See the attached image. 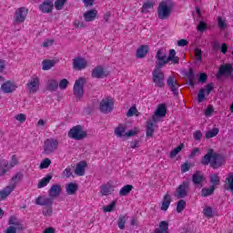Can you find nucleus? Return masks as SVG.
Returning a JSON list of instances; mask_svg holds the SVG:
<instances>
[{"label": "nucleus", "instance_id": "nucleus-1", "mask_svg": "<svg viewBox=\"0 0 233 233\" xmlns=\"http://www.w3.org/2000/svg\"><path fill=\"white\" fill-rule=\"evenodd\" d=\"M174 1L172 0H163L159 3L157 8V17L161 21H165L172 15V10H174Z\"/></svg>", "mask_w": 233, "mask_h": 233}, {"label": "nucleus", "instance_id": "nucleus-2", "mask_svg": "<svg viewBox=\"0 0 233 233\" xmlns=\"http://www.w3.org/2000/svg\"><path fill=\"white\" fill-rule=\"evenodd\" d=\"M208 163H210L213 168H219V167L225 163V158H223L221 155L214 153L213 149H209L202 159L203 165H208Z\"/></svg>", "mask_w": 233, "mask_h": 233}, {"label": "nucleus", "instance_id": "nucleus-3", "mask_svg": "<svg viewBox=\"0 0 233 233\" xmlns=\"http://www.w3.org/2000/svg\"><path fill=\"white\" fill-rule=\"evenodd\" d=\"M39 88H41V79L37 76H33L25 84V90L31 96L37 94Z\"/></svg>", "mask_w": 233, "mask_h": 233}, {"label": "nucleus", "instance_id": "nucleus-4", "mask_svg": "<svg viewBox=\"0 0 233 233\" xmlns=\"http://www.w3.org/2000/svg\"><path fill=\"white\" fill-rule=\"evenodd\" d=\"M68 137L71 139H76V141H81L82 139H85L86 137L87 133L86 131L83 128V126H75L73 127L68 134Z\"/></svg>", "mask_w": 233, "mask_h": 233}, {"label": "nucleus", "instance_id": "nucleus-5", "mask_svg": "<svg viewBox=\"0 0 233 233\" xmlns=\"http://www.w3.org/2000/svg\"><path fill=\"white\" fill-rule=\"evenodd\" d=\"M44 154L46 156H50V154H54L57 148H59V140L56 138H47L44 142Z\"/></svg>", "mask_w": 233, "mask_h": 233}, {"label": "nucleus", "instance_id": "nucleus-6", "mask_svg": "<svg viewBox=\"0 0 233 233\" xmlns=\"http://www.w3.org/2000/svg\"><path fill=\"white\" fill-rule=\"evenodd\" d=\"M153 83H155V86L158 88H163L165 86V73L161 70L160 67H155L152 72Z\"/></svg>", "mask_w": 233, "mask_h": 233}, {"label": "nucleus", "instance_id": "nucleus-7", "mask_svg": "<svg viewBox=\"0 0 233 233\" xmlns=\"http://www.w3.org/2000/svg\"><path fill=\"white\" fill-rule=\"evenodd\" d=\"M156 66L155 68H163L166 65H168V57L167 56V51L160 48L157 51L156 56Z\"/></svg>", "mask_w": 233, "mask_h": 233}, {"label": "nucleus", "instance_id": "nucleus-8", "mask_svg": "<svg viewBox=\"0 0 233 233\" xmlns=\"http://www.w3.org/2000/svg\"><path fill=\"white\" fill-rule=\"evenodd\" d=\"M85 77H79L76 80L74 87H73V94L76 97V99H81L85 94Z\"/></svg>", "mask_w": 233, "mask_h": 233}, {"label": "nucleus", "instance_id": "nucleus-9", "mask_svg": "<svg viewBox=\"0 0 233 233\" xmlns=\"http://www.w3.org/2000/svg\"><path fill=\"white\" fill-rule=\"evenodd\" d=\"M114 110V98L106 96L100 102V112L103 114H110Z\"/></svg>", "mask_w": 233, "mask_h": 233}, {"label": "nucleus", "instance_id": "nucleus-10", "mask_svg": "<svg viewBox=\"0 0 233 233\" xmlns=\"http://www.w3.org/2000/svg\"><path fill=\"white\" fill-rule=\"evenodd\" d=\"M109 74L110 72L106 68L97 66L92 70L91 76L95 79H105V77H108Z\"/></svg>", "mask_w": 233, "mask_h": 233}, {"label": "nucleus", "instance_id": "nucleus-11", "mask_svg": "<svg viewBox=\"0 0 233 233\" xmlns=\"http://www.w3.org/2000/svg\"><path fill=\"white\" fill-rule=\"evenodd\" d=\"M26 15H28V9L25 7H20L15 12V23L21 24L25 23L26 19Z\"/></svg>", "mask_w": 233, "mask_h": 233}, {"label": "nucleus", "instance_id": "nucleus-12", "mask_svg": "<svg viewBox=\"0 0 233 233\" xmlns=\"http://www.w3.org/2000/svg\"><path fill=\"white\" fill-rule=\"evenodd\" d=\"M188 182L185 181L181 185H179L176 190L175 198L181 199L183 198H187L188 195Z\"/></svg>", "mask_w": 233, "mask_h": 233}, {"label": "nucleus", "instance_id": "nucleus-13", "mask_svg": "<svg viewBox=\"0 0 233 233\" xmlns=\"http://www.w3.org/2000/svg\"><path fill=\"white\" fill-rule=\"evenodd\" d=\"M86 66H88V62L84 57L77 56L73 59V68L75 70H85Z\"/></svg>", "mask_w": 233, "mask_h": 233}, {"label": "nucleus", "instance_id": "nucleus-14", "mask_svg": "<svg viewBox=\"0 0 233 233\" xmlns=\"http://www.w3.org/2000/svg\"><path fill=\"white\" fill-rule=\"evenodd\" d=\"M15 90H17V85L10 80L5 82L0 88L3 94H12V92H15Z\"/></svg>", "mask_w": 233, "mask_h": 233}, {"label": "nucleus", "instance_id": "nucleus-15", "mask_svg": "<svg viewBox=\"0 0 233 233\" xmlns=\"http://www.w3.org/2000/svg\"><path fill=\"white\" fill-rule=\"evenodd\" d=\"M212 90H214L213 84H208L205 88L200 89L198 95V103H203L205 101V95L209 96Z\"/></svg>", "mask_w": 233, "mask_h": 233}, {"label": "nucleus", "instance_id": "nucleus-16", "mask_svg": "<svg viewBox=\"0 0 233 233\" xmlns=\"http://www.w3.org/2000/svg\"><path fill=\"white\" fill-rule=\"evenodd\" d=\"M165 116H167V106H165V104H160L157 107V110H156L152 119H153L154 123H157V121H159V118L165 117Z\"/></svg>", "mask_w": 233, "mask_h": 233}, {"label": "nucleus", "instance_id": "nucleus-17", "mask_svg": "<svg viewBox=\"0 0 233 233\" xmlns=\"http://www.w3.org/2000/svg\"><path fill=\"white\" fill-rule=\"evenodd\" d=\"M39 10H41L43 14H50V12L54 10V2H52V0H45L42 5H39Z\"/></svg>", "mask_w": 233, "mask_h": 233}, {"label": "nucleus", "instance_id": "nucleus-18", "mask_svg": "<svg viewBox=\"0 0 233 233\" xmlns=\"http://www.w3.org/2000/svg\"><path fill=\"white\" fill-rule=\"evenodd\" d=\"M167 86H169L174 96H177V94H179V91H178L179 86L177 85V80H176L174 76H171L168 77Z\"/></svg>", "mask_w": 233, "mask_h": 233}, {"label": "nucleus", "instance_id": "nucleus-19", "mask_svg": "<svg viewBox=\"0 0 233 233\" xmlns=\"http://www.w3.org/2000/svg\"><path fill=\"white\" fill-rule=\"evenodd\" d=\"M35 205H40L41 207H52L54 205V200L47 197H38L35 199Z\"/></svg>", "mask_w": 233, "mask_h": 233}, {"label": "nucleus", "instance_id": "nucleus-20", "mask_svg": "<svg viewBox=\"0 0 233 233\" xmlns=\"http://www.w3.org/2000/svg\"><path fill=\"white\" fill-rule=\"evenodd\" d=\"M114 192V185L112 182H107L100 187L101 196H110Z\"/></svg>", "mask_w": 233, "mask_h": 233}, {"label": "nucleus", "instance_id": "nucleus-21", "mask_svg": "<svg viewBox=\"0 0 233 233\" xmlns=\"http://www.w3.org/2000/svg\"><path fill=\"white\" fill-rule=\"evenodd\" d=\"M97 17V10L91 9L84 13V19L86 23H91V21H96Z\"/></svg>", "mask_w": 233, "mask_h": 233}, {"label": "nucleus", "instance_id": "nucleus-22", "mask_svg": "<svg viewBox=\"0 0 233 233\" xmlns=\"http://www.w3.org/2000/svg\"><path fill=\"white\" fill-rule=\"evenodd\" d=\"M232 74V66L230 64L223 65L218 69V77L221 76H230Z\"/></svg>", "mask_w": 233, "mask_h": 233}, {"label": "nucleus", "instance_id": "nucleus-23", "mask_svg": "<svg viewBox=\"0 0 233 233\" xmlns=\"http://www.w3.org/2000/svg\"><path fill=\"white\" fill-rule=\"evenodd\" d=\"M15 190V186H7L0 191V201L6 199V198L12 194Z\"/></svg>", "mask_w": 233, "mask_h": 233}, {"label": "nucleus", "instance_id": "nucleus-24", "mask_svg": "<svg viewBox=\"0 0 233 233\" xmlns=\"http://www.w3.org/2000/svg\"><path fill=\"white\" fill-rule=\"evenodd\" d=\"M115 136H116V137H126L127 126L123 124H119L118 127L115 128Z\"/></svg>", "mask_w": 233, "mask_h": 233}, {"label": "nucleus", "instance_id": "nucleus-25", "mask_svg": "<svg viewBox=\"0 0 233 233\" xmlns=\"http://www.w3.org/2000/svg\"><path fill=\"white\" fill-rule=\"evenodd\" d=\"M86 170V162L81 161L78 164H76L75 174L76 176H85Z\"/></svg>", "mask_w": 233, "mask_h": 233}, {"label": "nucleus", "instance_id": "nucleus-26", "mask_svg": "<svg viewBox=\"0 0 233 233\" xmlns=\"http://www.w3.org/2000/svg\"><path fill=\"white\" fill-rule=\"evenodd\" d=\"M49 198H57L61 194V186L60 185H53L49 191Z\"/></svg>", "mask_w": 233, "mask_h": 233}, {"label": "nucleus", "instance_id": "nucleus-27", "mask_svg": "<svg viewBox=\"0 0 233 233\" xmlns=\"http://www.w3.org/2000/svg\"><path fill=\"white\" fill-rule=\"evenodd\" d=\"M170 203H172V198L170 197V194L167 193L163 198L161 210H164V212H166V210H168Z\"/></svg>", "mask_w": 233, "mask_h": 233}, {"label": "nucleus", "instance_id": "nucleus-28", "mask_svg": "<svg viewBox=\"0 0 233 233\" xmlns=\"http://www.w3.org/2000/svg\"><path fill=\"white\" fill-rule=\"evenodd\" d=\"M78 186L76 183L70 182L66 186V191L68 196H74L76 192H77Z\"/></svg>", "mask_w": 233, "mask_h": 233}, {"label": "nucleus", "instance_id": "nucleus-29", "mask_svg": "<svg viewBox=\"0 0 233 233\" xmlns=\"http://www.w3.org/2000/svg\"><path fill=\"white\" fill-rule=\"evenodd\" d=\"M154 1L147 0L141 7V13L142 14H148L152 8H154Z\"/></svg>", "mask_w": 233, "mask_h": 233}, {"label": "nucleus", "instance_id": "nucleus-30", "mask_svg": "<svg viewBox=\"0 0 233 233\" xmlns=\"http://www.w3.org/2000/svg\"><path fill=\"white\" fill-rule=\"evenodd\" d=\"M10 167L8 166V162L7 160H0V177L1 176H5V174H6V172H9Z\"/></svg>", "mask_w": 233, "mask_h": 233}, {"label": "nucleus", "instance_id": "nucleus-31", "mask_svg": "<svg viewBox=\"0 0 233 233\" xmlns=\"http://www.w3.org/2000/svg\"><path fill=\"white\" fill-rule=\"evenodd\" d=\"M148 54V46H142L137 50V59H143Z\"/></svg>", "mask_w": 233, "mask_h": 233}, {"label": "nucleus", "instance_id": "nucleus-32", "mask_svg": "<svg viewBox=\"0 0 233 233\" xmlns=\"http://www.w3.org/2000/svg\"><path fill=\"white\" fill-rule=\"evenodd\" d=\"M52 180V175L47 174L46 177H44L37 184V188H45L48 183Z\"/></svg>", "mask_w": 233, "mask_h": 233}, {"label": "nucleus", "instance_id": "nucleus-33", "mask_svg": "<svg viewBox=\"0 0 233 233\" xmlns=\"http://www.w3.org/2000/svg\"><path fill=\"white\" fill-rule=\"evenodd\" d=\"M59 88V82L56 79H49L47 81V90L50 92H56Z\"/></svg>", "mask_w": 233, "mask_h": 233}, {"label": "nucleus", "instance_id": "nucleus-34", "mask_svg": "<svg viewBox=\"0 0 233 233\" xmlns=\"http://www.w3.org/2000/svg\"><path fill=\"white\" fill-rule=\"evenodd\" d=\"M167 61L173 64V65H177L179 63V57L176 56V50L170 49L169 50V55L167 56Z\"/></svg>", "mask_w": 233, "mask_h": 233}, {"label": "nucleus", "instance_id": "nucleus-35", "mask_svg": "<svg viewBox=\"0 0 233 233\" xmlns=\"http://www.w3.org/2000/svg\"><path fill=\"white\" fill-rule=\"evenodd\" d=\"M218 26L220 30H227L228 28V23H227V18L222 16H218Z\"/></svg>", "mask_w": 233, "mask_h": 233}, {"label": "nucleus", "instance_id": "nucleus-36", "mask_svg": "<svg viewBox=\"0 0 233 233\" xmlns=\"http://www.w3.org/2000/svg\"><path fill=\"white\" fill-rule=\"evenodd\" d=\"M8 223H9V227H15V228H20L23 230V225L21 224L19 219H17L15 217H11L9 218Z\"/></svg>", "mask_w": 233, "mask_h": 233}, {"label": "nucleus", "instance_id": "nucleus-37", "mask_svg": "<svg viewBox=\"0 0 233 233\" xmlns=\"http://www.w3.org/2000/svg\"><path fill=\"white\" fill-rule=\"evenodd\" d=\"M56 60H43L42 62V69L43 70H50L53 66H56Z\"/></svg>", "mask_w": 233, "mask_h": 233}, {"label": "nucleus", "instance_id": "nucleus-38", "mask_svg": "<svg viewBox=\"0 0 233 233\" xmlns=\"http://www.w3.org/2000/svg\"><path fill=\"white\" fill-rule=\"evenodd\" d=\"M156 233H168V222L161 221L159 228L155 230Z\"/></svg>", "mask_w": 233, "mask_h": 233}, {"label": "nucleus", "instance_id": "nucleus-39", "mask_svg": "<svg viewBox=\"0 0 233 233\" xmlns=\"http://www.w3.org/2000/svg\"><path fill=\"white\" fill-rule=\"evenodd\" d=\"M226 188L233 192V173H229L226 178Z\"/></svg>", "mask_w": 233, "mask_h": 233}, {"label": "nucleus", "instance_id": "nucleus-40", "mask_svg": "<svg viewBox=\"0 0 233 233\" xmlns=\"http://www.w3.org/2000/svg\"><path fill=\"white\" fill-rule=\"evenodd\" d=\"M22 180H23V173L18 172L15 176H13V177L11 178L12 185H10V186L15 187V185L17 183H20V181H22Z\"/></svg>", "mask_w": 233, "mask_h": 233}, {"label": "nucleus", "instance_id": "nucleus-41", "mask_svg": "<svg viewBox=\"0 0 233 233\" xmlns=\"http://www.w3.org/2000/svg\"><path fill=\"white\" fill-rule=\"evenodd\" d=\"M133 189H134V186L126 185L120 189L119 195L120 196H128V193L132 192Z\"/></svg>", "mask_w": 233, "mask_h": 233}, {"label": "nucleus", "instance_id": "nucleus-42", "mask_svg": "<svg viewBox=\"0 0 233 233\" xmlns=\"http://www.w3.org/2000/svg\"><path fill=\"white\" fill-rule=\"evenodd\" d=\"M214 190H216V187L214 186H211L209 188H203L201 190V196L203 198H208V196H212V194H214Z\"/></svg>", "mask_w": 233, "mask_h": 233}, {"label": "nucleus", "instance_id": "nucleus-43", "mask_svg": "<svg viewBox=\"0 0 233 233\" xmlns=\"http://www.w3.org/2000/svg\"><path fill=\"white\" fill-rule=\"evenodd\" d=\"M204 177L202 176L201 173H199V171H197L194 175H193V183L195 185H199V183H201L203 181Z\"/></svg>", "mask_w": 233, "mask_h": 233}, {"label": "nucleus", "instance_id": "nucleus-44", "mask_svg": "<svg viewBox=\"0 0 233 233\" xmlns=\"http://www.w3.org/2000/svg\"><path fill=\"white\" fill-rule=\"evenodd\" d=\"M195 60L197 63L203 62V51L199 48L195 49Z\"/></svg>", "mask_w": 233, "mask_h": 233}, {"label": "nucleus", "instance_id": "nucleus-45", "mask_svg": "<svg viewBox=\"0 0 233 233\" xmlns=\"http://www.w3.org/2000/svg\"><path fill=\"white\" fill-rule=\"evenodd\" d=\"M183 148H185V144H180L178 147H177L170 152V157H176L179 154V152L183 150Z\"/></svg>", "mask_w": 233, "mask_h": 233}, {"label": "nucleus", "instance_id": "nucleus-46", "mask_svg": "<svg viewBox=\"0 0 233 233\" xmlns=\"http://www.w3.org/2000/svg\"><path fill=\"white\" fill-rule=\"evenodd\" d=\"M152 136H154V123L148 121L147 126V137H152Z\"/></svg>", "mask_w": 233, "mask_h": 233}, {"label": "nucleus", "instance_id": "nucleus-47", "mask_svg": "<svg viewBox=\"0 0 233 233\" xmlns=\"http://www.w3.org/2000/svg\"><path fill=\"white\" fill-rule=\"evenodd\" d=\"M63 177H74V169L72 167H67L62 173Z\"/></svg>", "mask_w": 233, "mask_h": 233}, {"label": "nucleus", "instance_id": "nucleus-48", "mask_svg": "<svg viewBox=\"0 0 233 233\" xmlns=\"http://www.w3.org/2000/svg\"><path fill=\"white\" fill-rule=\"evenodd\" d=\"M219 134V128L215 127L206 133L207 139H210L212 137H216V136Z\"/></svg>", "mask_w": 233, "mask_h": 233}, {"label": "nucleus", "instance_id": "nucleus-49", "mask_svg": "<svg viewBox=\"0 0 233 233\" xmlns=\"http://www.w3.org/2000/svg\"><path fill=\"white\" fill-rule=\"evenodd\" d=\"M16 165H19V158L17 157V156L13 155L11 157L10 162L8 163V167L12 170V168H14V167H16Z\"/></svg>", "mask_w": 233, "mask_h": 233}, {"label": "nucleus", "instance_id": "nucleus-50", "mask_svg": "<svg viewBox=\"0 0 233 233\" xmlns=\"http://www.w3.org/2000/svg\"><path fill=\"white\" fill-rule=\"evenodd\" d=\"M186 207H187V202L183 199L179 200L177 204V212L178 214H181V211L185 210Z\"/></svg>", "mask_w": 233, "mask_h": 233}, {"label": "nucleus", "instance_id": "nucleus-51", "mask_svg": "<svg viewBox=\"0 0 233 233\" xmlns=\"http://www.w3.org/2000/svg\"><path fill=\"white\" fill-rule=\"evenodd\" d=\"M127 117H132L133 116H139V111L136 106H131L128 111L127 112Z\"/></svg>", "mask_w": 233, "mask_h": 233}, {"label": "nucleus", "instance_id": "nucleus-52", "mask_svg": "<svg viewBox=\"0 0 233 233\" xmlns=\"http://www.w3.org/2000/svg\"><path fill=\"white\" fill-rule=\"evenodd\" d=\"M50 165H52V160H50V158H45L40 163L39 167H40L41 170H43L45 168H48V167H50Z\"/></svg>", "mask_w": 233, "mask_h": 233}, {"label": "nucleus", "instance_id": "nucleus-53", "mask_svg": "<svg viewBox=\"0 0 233 233\" xmlns=\"http://www.w3.org/2000/svg\"><path fill=\"white\" fill-rule=\"evenodd\" d=\"M210 183L212 184V187H217V185H219V177L218 174H213L210 176Z\"/></svg>", "mask_w": 233, "mask_h": 233}, {"label": "nucleus", "instance_id": "nucleus-54", "mask_svg": "<svg viewBox=\"0 0 233 233\" xmlns=\"http://www.w3.org/2000/svg\"><path fill=\"white\" fill-rule=\"evenodd\" d=\"M127 223V217L126 216H120L117 221L118 228L123 230L125 228V224Z\"/></svg>", "mask_w": 233, "mask_h": 233}, {"label": "nucleus", "instance_id": "nucleus-55", "mask_svg": "<svg viewBox=\"0 0 233 233\" xmlns=\"http://www.w3.org/2000/svg\"><path fill=\"white\" fill-rule=\"evenodd\" d=\"M66 3V0H56L55 2L56 10H63V7L65 6Z\"/></svg>", "mask_w": 233, "mask_h": 233}, {"label": "nucleus", "instance_id": "nucleus-56", "mask_svg": "<svg viewBox=\"0 0 233 233\" xmlns=\"http://www.w3.org/2000/svg\"><path fill=\"white\" fill-rule=\"evenodd\" d=\"M54 43H56V40H54V38H47L44 40L42 46H44V48H48L52 46Z\"/></svg>", "mask_w": 233, "mask_h": 233}, {"label": "nucleus", "instance_id": "nucleus-57", "mask_svg": "<svg viewBox=\"0 0 233 233\" xmlns=\"http://www.w3.org/2000/svg\"><path fill=\"white\" fill-rule=\"evenodd\" d=\"M20 230H23V229H20L14 226H9L6 228V229L4 231V233H17V232H20Z\"/></svg>", "mask_w": 233, "mask_h": 233}, {"label": "nucleus", "instance_id": "nucleus-58", "mask_svg": "<svg viewBox=\"0 0 233 233\" xmlns=\"http://www.w3.org/2000/svg\"><path fill=\"white\" fill-rule=\"evenodd\" d=\"M58 86L60 90H66V88L68 87V81L66 80V78L62 79L59 82Z\"/></svg>", "mask_w": 233, "mask_h": 233}, {"label": "nucleus", "instance_id": "nucleus-59", "mask_svg": "<svg viewBox=\"0 0 233 233\" xmlns=\"http://www.w3.org/2000/svg\"><path fill=\"white\" fill-rule=\"evenodd\" d=\"M116 201L111 202L109 205L104 207V212H112L116 208Z\"/></svg>", "mask_w": 233, "mask_h": 233}, {"label": "nucleus", "instance_id": "nucleus-60", "mask_svg": "<svg viewBox=\"0 0 233 233\" xmlns=\"http://www.w3.org/2000/svg\"><path fill=\"white\" fill-rule=\"evenodd\" d=\"M54 213V210L52 209V207H46L43 209V215L46 218H50L52 214Z\"/></svg>", "mask_w": 233, "mask_h": 233}, {"label": "nucleus", "instance_id": "nucleus-61", "mask_svg": "<svg viewBox=\"0 0 233 233\" xmlns=\"http://www.w3.org/2000/svg\"><path fill=\"white\" fill-rule=\"evenodd\" d=\"M197 30L198 32H205L207 30V24L204 21L199 22Z\"/></svg>", "mask_w": 233, "mask_h": 233}, {"label": "nucleus", "instance_id": "nucleus-62", "mask_svg": "<svg viewBox=\"0 0 233 233\" xmlns=\"http://www.w3.org/2000/svg\"><path fill=\"white\" fill-rule=\"evenodd\" d=\"M15 119H16V121H19V123H25V121H26V115L23 113L18 114L15 116Z\"/></svg>", "mask_w": 233, "mask_h": 233}, {"label": "nucleus", "instance_id": "nucleus-63", "mask_svg": "<svg viewBox=\"0 0 233 233\" xmlns=\"http://www.w3.org/2000/svg\"><path fill=\"white\" fill-rule=\"evenodd\" d=\"M203 214H204V216H206V218H212V208L206 207L203 209Z\"/></svg>", "mask_w": 233, "mask_h": 233}, {"label": "nucleus", "instance_id": "nucleus-64", "mask_svg": "<svg viewBox=\"0 0 233 233\" xmlns=\"http://www.w3.org/2000/svg\"><path fill=\"white\" fill-rule=\"evenodd\" d=\"M75 28H85V22L83 20H75L74 22Z\"/></svg>", "mask_w": 233, "mask_h": 233}]
</instances>
